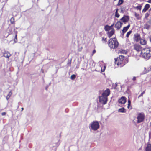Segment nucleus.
Wrapping results in <instances>:
<instances>
[{
  "label": "nucleus",
  "mask_w": 151,
  "mask_h": 151,
  "mask_svg": "<svg viewBox=\"0 0 151 151\" xmlns=\"http://www.w3.org/2000/svg\"><path fill=\"white\" fill-rule=\"evenodd\" d=\"M141 55L147 60L151 57V49L150 48H145L141 50Z\"/></svg>",
  "instance_id": "obj_1"
},
{
  "label": "nucleus",
  "mask_w": 151,
  "mask_h": 151,
  "mask_svg": "<svg viewBox=\"0 0 151 151\" xmlns=\"http://www.w3.org/2000/svg\"><path fill=\"white\" fill-rule=\"evenodd\" d=\"M118 43L116 38L110 39L108 45L111 48L115 49L117 47Z\"/></svg>",
  "instance_id": "obj_2"
},
{
  "label": "nucleus",
  "mask_w": 151,
  "mask_h": 151,
  "mask_svg": "<svg viewBox=\"0 0 151 151\" xmlns=\"http://www.w3.org/2000/svg\"><path fill=\"white\" fill-rule=\"evenodd\" d=\"M145 115L143 113H138L137 114V122L138 123L142 122L144 120Z\"/></svg>",
  "instance_id": "obj_3"
},
{
  "label": "nucleus",
  "mask_w": 151,
  "mask_h": 151,
  "mask_svg": "<svg viewBox=\"0 0 151 151\" xmlns=\"http://www.w3.org/2000/svg\"><path fill=\"white\" fill-rule=\"evenodd\" d=\"M91 129L93 130H97L99 127V125L97 121H93L90 124Z\"/></svg>",
  "instance_id": "obj_4"
},
{
  "label": "nucleus",
  "mask_w": 151,
  "mask_h": 151,
  "mask_svg": "<svg viewBox=\"0 0 151 151\" xmlns=\"http://www.w3.org/2000/svg\"><path fill=\"white\" fill-rule=\"evenodd\" d=\"M107 100L108 98L102 95L99 97V101L102 104H106L107 103Z\"/></svg>",
  "instance_id": "obj_5"
},
{
  "label": "nucleus",
  "mask_w": 151,
  "mask_h": 151,
  "mask_svg": "<svg viewBox=\"0 0 151 151\" xmlns=\"http://www.w3.org/2000/svg\"><path fill=\"white\" fill-rule=\"evenodd\" d=\"M134 49L137 51H139L142 50L141 46L138 44H135L134 45Z\"/></svg>",
  "instance_id": "obj_6"
},
{
  "label": "nucleus",
  "mask_w": 151,
  "mask_h": 151,
  "mask_svg": "<svg viewBox=\"0 0 151 151\" xmlns=\"http://www.w3.org/2000/svg\"><path fill=\"white\" fill-rule=\"evenodd\" d=\"M110 94V91L109 89H107L103 92L102 95L104 96L105 97H106V98H107V97Z\"/></svg>",
  "instance_id": "obj_7"
},
{
  "label": "nucleus",
  "mask_w": 151,
  "mask_h": 151,
  "mask_svg": "<svg viewBox=\"0 0 151 151\" xmlns=\"http://www.w3.org/2000/svg\"><path fill=\"white\" fill-rule=\"evenodd\" d=\"M118 101L119 103L124 104L126 101V99L125 97L122 96L119 99Z\"/></svg>",
  "instance_id": "obj_8"
},
{
  "label": "nucleus",
  "mask_w": 151,
  "mask_h": 151,
  "mask_svg": "<svg viewBox=\"0 0 151 151\" xmlns=\"http://www.w3.org/2000/svg\"><path fill=\"white\" fill-rule=\"evenodd\" d=\"M122 23L120 21H118L115 24V27L117 29L119 30L122 27Z\"/></svg>",
  "instance_id": "obj_9"
},
{
  "label": "nucleus",
  "mask_w": 151,
  "mask_h": 151,
  "mask_svg": "<svg viewBox=\"0 0 151 151\" xmlns=\"http://www.w3.org/2000/svg\"><path fill=\"white\" fill-rule=\"evenodd\" d=\"M134 39L136 42H138L140 40V35L137 33L134 34Z\"/></svg>",
  "instance_id": "obj_10"
},
{
  "label": "nucleus",
  "mask_w": 151,
  "mask_h": 151,
  "mask_svg": "<svg viewBox=\"0 0 151 151\" xmlns=\"http://www.w3.org/2000/svg\"><path fill=\"white\" fill-rule=\"evenodd\" d=\"M129 20V17L128 16H124L120 20L124 23L127 22Z\"/></svg>",
  "instance_id": "obj_11"
},
{
  "label": "nucleus",
  "mask_w": 151,
  "mask_h": 151,
  "mask_svg": "<svg viewBox=\"0 0 151 151\" xmlns=\"http://www.w3.org/2000/svg\"><path fill=\"white\" fill-rule=\"evenodd\" d=\"M123 62L122 61L117 58L115 59V64H117L118 65L122 64L123 63Z\"/></svg>",
  "instance_id": "obj_12"
},
{
  "label": "nucleus",
  "mask_w": 151,
  "mask_h": 151,
  "mask_svg": "<svg viewBox=\"0 0 151 151\" xmlns=\"http://www.w3.org/2000/svg\"><path fill=\"white\" fill-rule=\"evenodd\" d=\"M114 33V29H112L111 30L108 32L107 35L108 37L110 38L113 35Z\"/></svg>",
  "instance_id": "obj_13"
},
{
  "label": "nucleus",
  "mask_w": 151,
  "mask_h": 151,
  "mask_svg": "<svg viewBox=\"0 0 151 151\" xmlns=\"http://www.w3.org/2000/svg\"><path fill=\"white\" fill-rule=\"evenodd\" d=\"M145 27L148 29L150 27H151V20H150L146 23L145 25Z\"/></svg>",
  "instance_id": "obj_14"
},
{
  "label": "nucleus",
  "mask_w": 151,
  "mask_h": 151,
  "mask_svg": "<svg viewBox=\"0 0 151 151\" xmlns=\"http://www.w3.org/2000/svg\"><path fill=\"white\" fill-rule=\"evenodd\" d=\"M3 56L8 59H9V57L11 56V54L8 52H5L3 54Z\"/></svg>",
  "instance_id": "obj_15"
},
{
  "label": "nucleus",
  "mask_w": 151,
  "mask_h": 151,
  "mask_svg": "<svg viewBox=\"0 0 151 151\" xmlns=\"http://www.w3.org/2000/svg\"><path fill=\"white\" fill-rule=\"evenodd\" d=\"M150 5L149 4H147L145 6L144 9L142 11V12H145L150 8Z\"/></svg>",
  "instance_id": "obj_16"
},
{
  "label": "nucleus",
  "mask_w": 151,
  "mask_h": 151,
  "mask_svg": "<svg viewBox=\"0 0 151 151\" xmlns=\"http://www.w3.org/2000/svg\"><path fill=\"white\" fill-rule=\"evenodd\" d=\"M130 27V25L129 24L127 26L124 27L123 28V29L122 31L123 35L127 32V31L128 30Z\"/></svg>",
  "instance_id": "obj_17"
},
{
  "label": "nucleus",
  "mask_w": 151,
  "mask_h": 151,
  "mask_svg": "<svg viewBox=\"0 0 151 151\" xmlns=\"http://www.w3.org/2000/svg\"><path fill=\"white\" fill-rule=\"evenodd\" d=\"M140 43L142 45H145L146 44L147 41L144 39H142L140 40Z\"/></svg>",
  "instance_id": "obj_18"
},
{
  "label": "nucleus",
  "mask_w": 151,
  "mask_h": 151,
  "mask_svg": "<svg viewBox=\"0 0 151 151\" xmlns=\"http://www.w3.org/2000/svg\"><path fill=\"white\" fill-rule=\"evenodd\" d=\"M146 151H151V144H148L145 148Z\"/></svg>",
  "instance_id": "obj_19"
},
{
  "label": "nucleus",
  "mask_w": 151,
  "mask_h": 151,
  "mask_svg": "<svg viewBox=\"0 0 151 151\" xmlns=\"http://www.w3.org/2000/svg\"><path fill=\"white\" fill-rule=\"evenodd\" d=\"M104 29L106 31H108V32L111 30V29L110 27V26L108 25L105 26Z\"/></svg>",
  "instance_id": "obj_20"
},
{
  "label": "nucleus",
  "mask_w": 151,
  "mask_h": 151,
  "mask_svg": "<svg viewBox=\"0 0 151 151\" xmlns=\"http://www.w3.org/2000/svg\"><path fill=\"white\" fill-rule=\"evenodd\" d=\"M12 90H11L6 97V99L7 100L9 99L11 96L12 95Z\"/></svg>",
  "instance_id": "obj_21"
},
{
  "label": "nucleus",
  "mask_w": 151,
  "mask_h": 151,
  "mask_svg": "<svg viewBox=\"0 0 151 151\" xmlns=\"http://www.w3.org/2000/svg\"><path fill=\"white\" fill-rule=\"evenodd\" d=\"M118 111L119 112L125 113L126 112V109L124 108H120L119 109Z\"/></svg>",
  "instance_id": "obj_22"
},
{
  "label": "nucleus",
  "mask_w": 151,
  "mask_h": 151,
  "mask_svg": "<svg viewBox=\"0 0 151 151\" xmlns=\"http://www.w3.org/2000/svg\"><path fill=\"white\" fill-rule=\"evenodd\" d=\"M135 16L136 17L137 20H140L141 19V17H140L139 15L136 13H135Z\"/></svg>",
  "instance_id": "obj_23"
},
{
  "label": "nucleus",
  "mask_w": 151,
  "mask_h": 151,
  "mask_svg": "<svg viewBox=\"0 0 151 151\" xmlns=\"http://www.w3.org/2000/svg\"><path fill=\"white\" fill-rule=\"evenodd\" d=\"M10 22L12 24H15L14 18V17H12L10 19Z\"/></svg>",
  "instance_id": "obj_24"
},
{
  "label": "nucleus",
  "mask_w": 151,
  "mask_h": 151,
  "mask_svg": "<svg viewBox=\"0 0 151 151\" xmlns=\"http://www.w3.org/2000/svg\"><path fill=\"white\" fill-rule=\"evenodd\" d=\"M118 9H116V11L115 15V17H116L117 18L119 17L120 16L119 14L118 13Z\"/></svg>",
  "instance_id": "obj_25"
},
{
  "label": "nucleus",
  "mask_w": 151,
  "mask_h": 151,
  "mask_svg": "<svg viewBox=\"0 0 151 151\" xmlns=\"http://www.w3.org/2000/svg\"><path fill=\"white\" fill-rule=\"evenodd\" d=\"M15 38L14 39V42L16 43L17 42V32L15 33Z\"/></svg>",
  "instance_id": "obj_26"
},
{
  "label": "nucleus",
  "mask_w": 151,
  "mask_h": 151,
  "mask_svg": "<svg viewBox=\"0 0 151 151\" xmlns=\"http://www.w3.org/2000/svg\"><path fill=\"white\" fill-rule=\"evenodd\" d=\"M124 57V56L123 55H120L119 57V58H117L119 59V60H122L123 61Z\"/></svg>",
  "instance_id": "obj_27"
},
{
  "label": "nucleus",
  "mask_w": 151,
  "mask_h": 151,
  "mask_svg": "<svg viewBox=\"0 0 151 151\" xmlns=\"http://www.w3.org/2000/svg\"><path fill=\"white\" fill-rule=\"evenodd\" d=\"M102 41L103 43H105L107 42L106 38L104 37H102Z\"/></svg>",
  "instance_id": "obj_28"
},
{
  "label": "nucleus",
  "mask_w": 151,
  "mask_h": 151,
  "mask_svg": "<svg viewBox=\"0 0 151 151\" xmlns=\"http://www.w3.org/2000/svg\"><path fill=\"white\" fill-rule=\"evenodd\" d=\"M142 7V6L141 5H139L137 7H134V8L135 9H137L138 10L140 11Z\"/></svg>",
  "instance_id": "obj_29"
},
{
  "label": "nucleus",
  "mask_w": 151,
  "mask_h": 151,
  "mask_svg": "<svg viewBox=\"0 0 151 151\" xmlns=\"http://www.w3.org/2000/svg\"><path fill=\"white\" fill-rule=\"evenodd\" d=\"M123 2V1L122 0H119V2L117 4L118 6H119L122 4Z\"/></svg>",
  "instance_id": "obj_30"
},
{
  "label": "nucleus",
  "mask_w": 151,
  "mask_h": 151,
  "mask_svg": "<svg viewBox=\"0 0 151 151\" xmlns=\"http://www.w3.org/2000/svg\"><path fill=\"white\" fill-rule=\"evenodd\" d=\"M76 75H75L74 74H73L71 76V77H70V78L71 79H72V80H73L76 78Z\"/></svg>",
  "instance_id": "obj_31"
},
{
  "label": "nucleus",
  "mask_w": 151,
  "mask_h": 151,
  "mask_svg": "<svg viewBox=\"0 0 151 151\" xmlns=\"http://www.w3.org/2000/svg\"><path fill=\"white\" fill-rule=\"evenodd\" d=\"M150 13L148 12H147L145 14V19H147L149 16Z\"/></svg>",
  "instance_id": "obj_32"
},
{
  "label": "nucleus",
  "mask_w": 151,
  "mask_h": 151,
  "mask_svg": "<svg viewBox=\"0 0 151 151\" xmlns=\"http://www.w3.org/2000/svg\"><path fill=\"white\" fill-rule=\"evenodd\" d=\"M131 33H132L131 31H129L128 32H127V35H126V37H129L130 35L131 34Z\"/></svg>",
  "instance_id": "obj_33"
},
{
  "label": "nucleus",
  "mask_w": 151,
  "mask_h": 151,
  "mask_svg": "<svg viewBox=\"0 0 151 151\" xmlns=\"http://www.w3.org/2000/svg\"><path fill=\"white\" fill-rule=\"evenodd\" d=\"M120 52L122 53L126 54V51L124 50H120Z\"/></svg>",
  "instance_id": "obj_34"
},
{
  "label": "nucleus",
  "mask_w": 151,
  "mask_h": 151,
  "mask_svg": "<svg viewBox=\"0 0 151 151\" xmlns=\"http://www.w3.org/2000/svg\"><path fill=\"white\" fill-rule=\"evenodd\" d=\"M117 86V83H115L114 86V88L115 89Z\"/></svg>",
  "instance_id": "obj_35"
},
{
  "label": "nucleus",
  "mask_w": 151,
  "mask_h": 151,
  "mask_svg": "<svg viewBox=\"0 0 151 151\" xmlns=\"http://www.w3.org/2000/svg\"><path fill=\"white\" fill-rule=\"evenodd\" d=\"M6 114V113L5 112H3L1 113V115L2 116L5 115Z\"/></svg>",
  "instance_id": "obj_36"
},
{
  "label": "nucleus",
  "mask_w": 151,
  "mask_h": 151,
  "mask_svg": "<svg viewBox=\"0 0 151 151\" xmlns=\"http://www.w3.org/2000/svg\"><path fill=\"white\" fill-rule=\"evenodd\" d=\"M128 102V108H129V106L130 104V101L129 100Z\"/></svg>",
  "instance_id": "obj_37"
},
{
  "label": "nucleus",
  "mask_w": 151,
  "mask_h": 151,
  "mask_svg": "<svg viewBox=\"0 0 151 151\" xmlns=\"http://www.w3.org/2000/svg\"><path fill=\"white\" fill-rule=\"evenodd\" d=\"M143 96V95L142 93H141V94L140 95H139L138 96V98H139L141 97H142Z\"/></svg>",
  "instance_id": "obj_38"
},
{
  "label": "nucleus",
  "mask_w": 151,
  "mask_h": 151,
  "mask_svg": "<svg viewBox=\"0 0 151 151\" xmlns=\"http://www.w3.org/2000/svg\"><path fill=\"white\" fill-rule=\"evenodd\" d=\"M114 24H112L111 26H110V28L111 29H113V28H112V27H113L114 26Z\"/></svg>",
  "instance_id": "obj_39"
},
{
  "label": "nucleus",
  "mask_w": 151,
  "mask_h": 151,
  "mask_svg": "<svg viewBox=\"0 0 151 151\" xmlns=\"http://www.w3.org/2000/svg\"><path fill=\"white\" fill-rule=\"evenodd\" d=\"M96 52V51L95 50H93V55H93Z\"/></svg>",
  "instance_id": "obj_40"
},
{
  "label": "nucleus",
  "mask_w": 151,
  "mask_h": 151,
  "mask_svg": "<svg viewBox=\"0 0 151 151\" xmlns=\"http://www.w3.org/2000/svg\"><path fill=\"white\" fill-rule=\"evenodd\" d=\"M136 79V77H134L132 78V80H133V81H135V80Z\"/></svg>",
  "instance_id": "obj_41"
},
{
  "label": "nucleus",
  "mask_w": 151,
  "mask_h": 151,
  "mask_svg": "<svg viewBox=\"0 0 151 151\" xmlns=\"http://www.w3.org/2000/svg\"><path fill=\"white\" fill-rule=\"evenodd\" d=\"M149 137L151 138V133L150 132L149 134Z\"/></svg>",
  "instance_id": "obj_42"
},
{
  "label": "nucleus",
  "mask_w": 151,
  "mask_h": 151,
  "mask_svg": "<svg viewBox=\"0 0 151 151\" xmlns=\"http://www.w3.org/2000/svg\"><path fill=\"white\" fill-rule=\"evenodd\" d=\"M147 2L151 3V0H149Z\"/></svg>",
  "instance_id": "obj_43"
},
{
  "label": "nucleus",
  "mask_w": 151,
  "mask_h": 151,
  "mask_svg": "<svg viewBox=\"0 0 151 151\" xmlns=\"http://www.w3.org/2000/svg\"><path fill=\"white\" fill-rule=\"evenodd\" d=\"M145 93V91H143L141 93L143 95Z\"/></svg>",
  "instance_id": "obj_44"
},
{
  "label": "nucleus",
  "mask_w": 151,
  "mask_h": 151,
  "mask_svg": "<svg viewBox=\"0 0 151 151\" xmlns=\"http://www.w3.org/2000/svg\"><path fill=\"white\" fill-rule=\"evenodd\" d=\"M21 109H22L21 111H22L24 109L23 108V107Z\"/></svg>",
  "instance_id": "obj_45"
},
{
  "label": "nucleus",
  "mask_w": 151,
  "mask_h": 151,
  "mask_svg": "<svg viewBox=\"0 0 151 151\" xmlns=\"http://www.w3.org/2000/svg\"><path fill=\"white\" fill-rule=\"evenodd\" d=\"M105 66H104V71H104V70H105Z\"/></svg>",
  "instance_id": "obj_46"
},
{
  "label": "nucleus",
  "mask_w": 151,
  "mask_h": 151,
  "mask_svg": "<svg viewBox=\"0 0 151 151\" xmlns=\"http://www.w3.org/2000/svg\"><path fill=\"white\" fill-rule=\"evenodd\" d=\"M81 69L83 70H84V68H82Z\"/></svg>",
  "instance_id": "obj_47"
},
{
  "label": "nucleus",
  "mask_w": 151,
  "mask_h": 151,
  "mask_svg": "<svg viewBox=\"0 0 151 151\" xmlns=\"http://www.w3.org/2000/svg\"><path fill=\"white\" fill-rule=\"evenodd\" d=\"M47 88H46V90H47Z\"/></svg>",
  "instance_id": "obj_48"
},
{
  "label": "nucleus",
  "mask_w": 151,
  "mask_h": 151,
  "mask_svg": "<svg viewBox=\"0 0 151 151\" xmlns=\"http://www.w3.org/2000/svg\"><path fill=\"white\" fill-rule=\"evenodd\" d=\"M151 10V8L150 9L149 11L150 10Z\"/></svg>",
  "instance_id": "obj_49"
}]
</instances>
